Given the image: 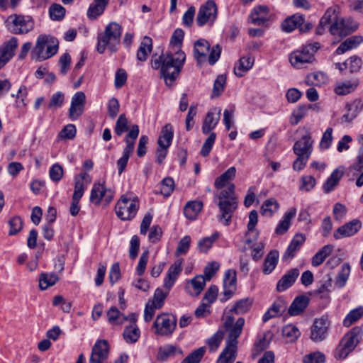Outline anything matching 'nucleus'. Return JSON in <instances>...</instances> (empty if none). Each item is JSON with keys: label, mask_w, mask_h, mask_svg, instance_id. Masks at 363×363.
Returning a JSON list of instances; mask_svg holds the SVG:
<instances>
[{"label": "nucleus", "mask_w": 363, "mask_h": 363, "mask_svg": "<svg viewBox=\"0 0 363 363\" xmlns=\"http://www.w3.org/2000/svg\"><path fill=\"white\" fill-rule=\"evenodd\" d=\"M186 60L182 50L168 51L160 56L153 55L151 66L154 69H160V76L167 86H172L179 77Z\"/></svg>", "instance_id": "1"}, {"label": "nucleus", "mask_w": 363, "mask_h": 363, "mask_svg": "<svg viewBox=\"0 0 363 363\" xmlns=\"http://www.w3.org/2000/svg\"><path fill=\"white\" fill-rule=\"evenodd\" d=\"M121 26L116 22H110L104 30L98 34L97 52L103 54L108 50L111 53L116 52L121 43Z\"/></svg>", "instance_id": "2"}, {"label": "nucleus", "mask_w": 363, "mask_h": 363, "mask_svg": "<svg viewBox=\"0 0 363 363\" xmlns=\"http://www.w3.org/2000/svg\"><path fill=\"white\" fill-rule=\"evenodd\" d=\"M139 209V201L137 197H128L122 195L116 203L115 211L117 216L122 220H130L137 214Z\"/></svg>", "instance_id": "3"}, {"label": "nucleus", "mask_w": 363, "mask_h": 363, "mask_svg": "<svg viewBox=\"0 0 363 363\" xmlns=\"http://www.w3.org/2000/svg\"><path fill=\"white\" fill-rule=\"evenodd\" d=\"M7 29L13 34H26L33 30L34 23L28 16L13 14L5 21Z\"/></svg>", "instance_id": "4"}, {"label": "nucleus", "mask_w": 363, "mask_h": 363, "mask_svg": "<svg viewBox=\"0 0 363 363\" xmlns=\"http://www.w3.org/2000/svg\"><path fill=\"white\" fill-rule=\"evenodd\" d=\"M320 48L318 43L308 44L302 48L301 50L294 51L289 57L292 66L296 68H301L305 64L311 63L314 60L315 52Z\"/></svg>", "instance_id": "5"}, {"label": "nucleus", "mask_w": 363, "mask_h": 363, "mask_svg": "<svg viewBox=\"0 0 363 363\" xmlns=\"http://www.w3.org/2000/svg\"><path fill=\"white\" fill-rule=\"evenodd\" d=\"M139 135V127L138 125H133L128 133L126 135L125 142L126 146L123 150V156L118 160L117 166L118 169V174L121 175L127 166L130 156L132 155L134 147L135 140Z\"/></svg>", "instance_id": "6"}, {"label": "nucleus", "mask_w": 363, "mask_h": 363, "mask_svg": "<svg viewBox=\"0 0 363 363\" xmlns=\"http://www.w3.org/2000/svg\"><path fill=\"white\" fill-rule=\"evenodd\" d=\"M217 15L218 8L216 3L208 0L200 6L196 18V24L199 27L205 25L212 26L217 18Z\"/></svg>", "instance_id": "7"}, {"label": "nucleus", "mask_w": 363, "mask_h": 363, "mask_svg": "<svg viewBox=\"0 0 363 363\" xmlns=\"http://www.w3.org/2000/svg\"><path fill=\"white\" fill-rule=\"evenodd\" d=\"M234 319L231 314L227 315L223 325L225 330L229 332L227 345L237 347V340L242 333L245 321L243 318H239L235 323H234Z\"/></svg>", "instance_id": "8"}, {"label": "nucleus", "mask_w": 363, "mask_h": 363, "mask_svg": "<svg viewBox=\"0 0 363 363\" xmlns=\"http://www.w3.org/2000/svg\"><path fill=\"white\" fill-rule=\"evenodd\" d=\"M330 322L327 316L315 318L311 328L310 339L315 342L325 340L328 336Z\"/></svg>", "instance_id": "9"}, {"label": "nucleus", "mask_w": 363, "mask_h": 363, "mask_svg": "<svg viewBox=\"0 0 363 363\" xmlns=\"http://www.w3.org/2000/svg\"><path fill=\"white\" fill-rule=\"evenodd\" d=\"M313 27L311 23H305L303 15L298 13L292 15L286 18L281 23V29L287 33H290L298 28L301 32H307Z\"/></svg>", "instance_id": "10"}, {"label": "nucleus", "mask_w": 363, "mask_h": 363, "mask_svg": "<svg viewBox=\"0 0 363 363\" xmlns=\"http://www.w3.org/2000/svg\"><path fill=\"white\" fill-rule=\"evenodd\" d=\"M330 32L333 35L346 36L356 30L357 24L351 18L340 17L337 21L329 26Z\"/></svg>", "instance_id": "11"}, {"label": "nucleus", "mask_w": 363, "mask_h": 363, "mask_svg": "<svg viewBox=\"0 0 363 363\" xmlns=\"http://www.w3.org/2000/svg\"><path fill=\"white\" fill-rule=\"evenodd\" d=\"M109 346L105 340H98L91 349L89 363H109Z\"/></svg>", "instance_id": "12"}, {"label": "nucleus", "mask_w": 363, "mask_h": 363, "mask_svg": "<svg viewBox=\"0 0 363 363\" xmlns=\"http://www.w3.org/2000/svg\"><path fill=\"white\" fill-rule=\"evenodd\" d=\"M237 274L236 271L232 269H228L223 277V292L220 301L223 303L230 299L236 291Z\"/></svg>", "instance_id": "13"}, {"label": "nucleus", "mask_w": 363, "mask_h": 363, "mask_svg": "<svg viewBox=\"0 0 363 363\" xmlns=\"http://www.w3.org/2000/svg\"><path fill=\"white\" fill-rule=\"evenodd\" d=\"M218 206L221 213L218 216L219 220L223 225H229L232 216L238 208L237 198H232L231 200L219 201Z\"/></svg>", "instance_id": "14"}, {"label": "nucleus", "mask_w": 363, "mask_h": 363, "mask_svg": "<svg viewBox=\"0 0 363 363\" xmlns=\"http://www.w3.org/2000/svg\"><path fill=\"white\" fill-rule=\"evenodd\" d=\"M153 326L157 334L162 336L169 335L176 328V320H171L167 315L162 314L157 317Z\"/></svg>", "instance_id": "15"}, {"label": "nucleus", "mask_w": 363, "mask_h": 363, "mask_svg": "<svg viewBox=\"0 0 363 363\" xmlns=\"http://www.w3.org/2000/svg\"><path fill=\"white\" fill-rule=\"evenodd\" d=\"M313 140L310 134L307 133L297 140L293 147V150L296 156H303L309 158L313 151Z\"/></svg>", "instance_id": "16"}, {"label": "nucleus", "mask_w": 363, "mask_h": 363, "mask_svg": "<svg viewBox=\"0 0 363 363\" xmlns=\"http://www.w3.org/2000/svg\"><path fill=\"white\" fill-rule=\"evenodd\" d=\"M85 102L86 96L82 91H78L72 96L69 109V116L72 120L77 119L83 113Z\"/></svg>", "instance_id": "17"}, {"label": "nucleus", "mask_w": 363, "mask_h": 363, "mask_svg": "<svg viewBox=\"0 0 363 363\" xmlns=\"http://www.w3.org/2000/svg\"><path fill=\"white\" fill-rule=\"evenodd\" d=\"M362 228V223L358 219H354L339 227L333 234L336 240L350 237L355 235Z\"/></svg>", "instance_id": "18"}, {"label": "nucleus", "mask_w": 363, "mask_h": 363, "mask_svg": "<svg viewBox=\"0 0 363 363\" xmlns=\"http://www.w3.org/2000/svg\"><path fill=\"white\" fill-rule=\"evenodd\" d=\"M221 114V108L218 107L212 108L206 115L203 124L202 133L205 135L211 133L218 123Z\"/></svg>", "instance_id": "19"}, {"label": "nucleus", "mask_w": 363, "mask_h": 363, "mask_svg": "<svg viewBox=\"0 0 363 363\" xmlns=\"http://www.w3.org/2000/svg\"><path fill=\"white\" fill-rule=\"evenodd\" d=\"M340 17V7L337 5L328 8L320 21L317 33L321 34L325 26L335 23Z\"/></svg>", "instance_id": "20"}, {"label": "nucleus", "mask_w": 363, "mask_h": 363, "mask_svg": "<svg viewBox=\"0 0 363 363\" xmlns=\"http://www.w3.org/2000/svg\"><path fill=\"white\" fill-rule=\"evenodd\" d=\"M306 241V236L301 233H297L294 235L289 245L286 250L283 259L288 260L294 258L296 252L300 250L301 246Z\"/></svg>", "instance_id": "21"}, {"label": "nucleus", "mask_w": 363, "mask_h": 363, "mask_svg": "<svg viewBox=\"0 0 363 363\" xmlns=\"http://www.w3.org/2000/svg\"><path fill=\"white\" fill-rule=\"evenodd\" d=\"M299 275V270L294 268L289 270L277 282V290L279 292L284 291L291 287Z\"/></svg>", "instance_id": "22"}, {"label": "nucleus", "mask_w": 363, "mask_h": 363, "mask_svg": "<svg viewBox=\"0 0 363 363\" xmlns=\"http://www.w3.org/2000/svg\"><path fill=\"white\" fill-rule=\"evenodd\" d=\"M269 21V10L265 6L255 7L249 16V21L255 25L262 26Z\"/></svg>", "instance_id": "23"}, {"label": "nucleus", "mask_w": 363, "mask_h": 363, "mask_svg": "<svg viewBox=\"0 0 363 363\" xmlns=\"http://www.w3.org/2000/svg\"><path fill=\"white\" fill-rule=\"evenodd\" d=\"M362 330L359 327L353 328L340 341L347 348L353 351L362 338Z\"/></svg>", "instance_id": "24"}, {"label": "nucleus", "mask_w": 363, "mask_h": 363, "mask_svg": "<svg viewBox=\"0 0 363 363\" xmlns=\"http://www.w3.org/2000/svg\"><path fill=\"white\" fill-rule=\"evenodd\" d=\"M182 272V261L178 260L170 266L167 271V277L164 279V287L169 291L176 281Z\"/></svg>", "instance_id": "25"}, {"label": "nucleus", "mask_w": 363, "mask_h": 363, "mask_svg": "<svg viewBox=\"0 0 363 363\" xmlns=\"http://www.w3.org/2000/svg\"><path fill=\"white\" fill-rule=\"evenodd\" d=\"M206 281V280L203 275L196 276L187 283L186 289L191 296H197L203 290Z\"/></svg>", "instance_id": "26"}, {"label": "nucleus", "mask_w": 363, "mask_h": 363, "mask_svg": "<svg viewBox=\"0 0 363 363\" xmlns=\"http://www.w3.org/2000/svg\"><path fill=\"white\" fill-rule=\"evenodd\" d=\"M309 298L305 295L298 296L294 298L289 308L288 313L291 315H298L303 313L309 303Z\"/></svg>", "instance_id": "27"}, {"label": "nucleus", "mask_w": 363, "mask_h": 363, "mask_svg": "<svg viewBox=\"0 0 363 363\" xmlns=\"http://www.w3.org/2000/svg\"><path fill=\"white\" fill-rule=\"evenodd\" d=\"M18 46V40L16 37H11L4 42L0 46V55L10 61L15 55V51Z\"/></svg>", "instance_id": "28"}, {"label": "nucleus", "mask_w": 363, "mask_h": 363, "mask_svg": "<svg viewBox=\"0 0 363 363\" xmlns=\"http://www.w3.org/2000/svg\"><path fill=\"white\" fill-rule=\"evenodd\" d=\"M255 59L250 55L243 56L240 58L234 67V73L236 76L241 77L253 66Z\"/></svg>", "instance_id": "29"}, {"label": "nucleus", "mask_w": 363, "mask_h": 363, "mask_svg": "<svg viewBox=\"0 0 363 363\" xmlns=\"http://www.w3.org/2000/svg\"><path fill=\"white\" fill-rule=\"evenodd\" d=\"M296 214V209L295 208H291L289 209L278 223L275 229V233L277 235H284L286 233L291 225V220L295 217Z\"/></svg>", "instance_id": "30"}, {"label": "nucleus", "mask_w": 363, "mask_h": 363, "mask_svg": "<svg viewBox=\"0 0 363 363\" xmlns=\"http://www.w3.org/2000/svg\"><path fill=\"white\" fill-rule=\"evenodd\" d=\"M362 65V61L359 57L352 56L343 63H336L335 67L341 72L349 69L350 73H353L358 72L360 69Z\"/></svg>", "instance_id": "31"}, {"label": "nucleus", "mask_w": 363, "mask_h": 363, "mask_svg": "<svg viewBox=\"0 0 363 363\" xmlns=\"http://www.w3.org/2000/svg\"><path fill=\"white\" fill-rule=\"evenodd\" d=\"M211 45L205 39H199L194 43V57L197 61H203L210 51Z\"/></svg>", "instance_id": "32"}, {"label": "nucleus", "mask_w": 363, "mask_h": 363, "mask_svg": "<svg viewBox=\"0 0 363 363\" xmlns=\"http://www.w3.org/2000/svg\"><path fill=\"white\" fill-rule=\"evenodd\" d=\"M363 42V37L361 35H354L347 38L343 41L336 50L337 55H342L347 50L357 48Z\"/></svg>", "instance_id": "33"}, {"label": "nucleus", "mask_w": 363, "mask_h": 363, "mask_svg": "<svg viewBox=\"0 0 363 363\" xmlns=\"http://www.w3.org/2000/svg\"><path fill=\"white\" fill-rule=\"evenodd\" d=\"M236 175V168L231 167L228 168L220 176L217 177L214 182V186L217 189H222L228 185V182L234 179Z\"/></svg>", "instance_id": "34"}, {"label": "nucleus", "mask_w": 363, "mask_h": 363, "mask_svg": "<svg viewBox=\"0 0 363 363\" xmlns=\"http://www.w3.org/2000/svg\"><path fill=\"white\" fill-rule=\"evenodd\" d=\"M174 130L170 123H167L162 129L160 135L157 140L158 146L169 147L172 142Z\"/></svg>", "instance_id": "35"}, {"label": "nucleus", "mask_w": 363, "mask_h": 363, "mask_svg": "<svg viewBox=\"0 0 363 363\" xmlns=\"http://www.w3.org/2000/svg\"><path fill=\"white\" fill-rule=\"evenodd\" d=\"M182 350L179 347L173 345H166L159 348L157 355L160 360L165 361L168 358L182 355Z\"/></svg>", "instance_id": "36"}, {"label": "nucleus", "mask_w": 363, "mask_h": 363, "mask_svg": "<svg viewBox=\"0 0 363 363\" xmlns=\"http://www.w3.org/2000/svg\"><path fill=\"white\" fill-rule=\"evenodd\" d=\"M203 208V203L199 201H191L184 207V213L186 218L194 220Z\"/></svg>", "instance_id": "37"}, {"label": "nucleus", "mask_w": 363, "mask_h": 363, "mask_svg": "<svg viewBox=\"0 0 363 363\" xmlns=\"http://www.w3.org/2000/svg\"><path fill=\"white\" fill-rule=\"evenodd\" d=\"M49 43V36L40 35L36 41L32 54L39 61L45 60L44 55L46 50L47 44Z\"/></svg>", "instance_id": "38"}, {"label": "nucleus", "mask_w": 363, "mask_h": 363, "mask_svg": "<svg viewBox=\"0 0 363 363\" xmlns=\"http://www.w3.org/2000/svg\"><path fill=\"white\" fill-rule=\"evenodd\" d=\"M344 174L343 170L339 168L335 169L329 178L324 183L323 188L325 193H329L337 185L339 181Z\"/></svg>", "instance_id": "39"}, {"label": "nucleus", "mask_w": 363, "mask_h": 363, "mask_svg": "<svg viewBox=\"0 0 363 363\" xmlns=\"http://www.w3.org/2000/svg\"><path fill=\"white\" fill-rule=\"evenodd\" d=\"M279 259V252L277 250L270 251L267 255L262 269L264 274H269L275 269Z\"/></svg>", "instance_id": "40"}, {"label": "nucleus", "mask_w": 363, "mask_h": 363, "mask_svg": "<svg viewBox=\"0 0 363 363\" xmlns=\"http://www.w3.org/2000/svg\"><path fill=\"white\" fill-rule=\"evenodd\" d=\"M152 48V39L147 36L144 37L137 52V59L141 62L145 61L151 52Z\"/></svg>", "instance_id": "41"}, {"label": "nucleus", "mask_w": 363, "mask_h": 363, "mask_svg": "<svg viewBox=\"0 0 363 363\" xmlns=\"http://www.w3.org/2000/svg\"><path fill=\"white\" fill-rule=\"evenodd\" d=\"M123 335L127 343H135L140 336V330L136 324H130L125 328Z\"/></svg>", "instance_id": "42"}, {"label": "nucleus", "mask_w": 363, "mask_h": 363, "mask_svg": "<svg viewBox=\"0 0 363 363\" xmlns=\"http://www.w3.org/2000/svg\"><path fill=\"white\" fill-rule=\"evenodd\" d=\"M357 79L338 82L335 88V92L340 96H344L352 92L357 86Z\"/></svg>", "instance_id": "43"}, {"label": "nucleus", "mask_w": 363, "mask_h": 363, "mask_svg": "<svg viewBox=\"0 0 363 363\" xmlns=\"http://www.w3.org/2000/svg\"><path fill=\"white\" fill-rule=\"evenodd\" d=\"M108 322L112 325H122L128 320L124 314L121 313L119 310L115 307H111L106 313Z\"/></svg>", "instance_id": "44"}, {"label": "nucleus", "mask_w": 363, "mask_h": 363, "mask_svg": "<svg viewBox=\"0 0 363 363\" xmlns=\"http://www.w3.org/2000/svg\"><path fill=\"white\" fill-rule=\"evenodd\" d=\"M333 252V246L330 245L323 247L312 258V265L318 267Z\"/></svg>", "instance_id": "45"}, {"label": "nucleus", "mask_w": 363, "mask_h": 363, "mask_svg": "<svg viewBox=\"0 0 363 363\" xmlns=\"http://www.w3.org/2000/svg\"><path fill=\"white\" fill-rule=\"evenodd\" d=\"M282 335L289 342L293 343L301 336V332L296 325L289 324L282 328Z\"/></svg>", "instance_id": "46"}, {"label": "nucleus", "mask_w": 363, "mask_h": 363, "mask_svg": "<svg viewBox=\"0 0 363 363\" xmlns=\"http://www.w3.org/2000/svg\"><path fill=\"white\" fill-rule=\"evenodd\" d=\"M59 280V277L54 273H42L39 277V286L45 290L55 285Z\"/></svg>", "instance_id": "47"}, {"label": "nucleus", "mask_w": 363, "mask_h": 363, "mask_svg": "<svg viewBox=\"0 0 363 363\" xmlns=\"http://www.w3.org/2000/svg\"><path fill=\"white\" fill-rule=\"evenodd\" d=\"M168 293V290L164 292L162 289L157 288L155 291L152 298L150 299L147 303L151 304L155 308L160 309L164 303Z\"/></svg>", "instance_id": "48"}, {"label": "nucleus", "mask_w": 363, "mask_h": 363, "mask_svg": "<svg viewBox=\"0 0 363 363\" xmlns=\"http://www.w3.org/2000/svg\"><path fill=\"white\" fill-rule=\"evenodd\" d=\"M237 347L226 345L220 354L217 363H233L236 359Z\"/></svg>", "instance_id": "49"}, {"label": "nucleus", "mask_w": 363, "mask_h": 363, "mask_svg": "<svg viewBox=\"0 0 363 363\" xmlns=\"http://www.w3.org/2000/svg\"><path fill=\"white\" fill-rule=\"evenodd\" d=\"M252 301L250 298H243L237 301L233 307L230 310L229 313H235L236 314L245 313L251 308Z\"/></svg>", "instance_id": "50"}, {"label": "nucleus", "mask_w": 363, "mask_h": 363, "mask_svg": "<svg viewBox=\"0 0 363 363\" xmlns=\"http://www.w3.org/2000/svg\"><path fill=\"white\" fill-rule=\"evenodd\" d=\"M279 205L277 201L271 198L264 202L261 207V213L263 216H272L279 209Z\"/></svg>", "instance_id": "51"}, {"label": "nucleus", "mask_w": 363, "mask_h": 363, "mask_svg": "<svg viewBox=\"0 0 363 363\" xmlns=\"http://www.w3.org/2000/svg\"><path fill=\"white\" fill-rule=\"evenodd\" d=\"M218 232L213 233L211 236L203 238L198 242V248L201 252H206L212 246L213 243L219 238Z\"/></svg>", "instance_id": "52"}, {"label": "nucleus", "mask_w": 363, "mask_h": 363, "mask_svg": "<svg viewBox=\"0 0 363 363\" xmlns=\"http://www.w3.org/2000/svg\"><path fill=\"white\" fill-rule=\"evenodd\" d=\"M175 184L172 177H165L160 182V194L169 197L174 189Z\"/></svg>", "instance_id": "53"}, {"label": "nucleus", "mask_w": 363, "mask_h": 363, "mask_svg": "<svg viewBox=\"0 0 363 363\" xmlns=\"http://www.w3.org/2000/svg\"><path fill=\"white\" fill-rule=\"evenodd\" d=\"M363 315V307L360 306L352 310L345 317L343 324L346 327H350L352 324L357 321Z\"/></svg>", "instance_id": "54"}, {"label": "nucleus", "mask_w": 363, "mask_h": 363, "mask_svg": "<svg viewBox=\"0 0 363 363\" xmlns=\"http://www.w3.org/2000/svg\"><path fill=\"white\" fill-rule=\"evenodd\" d=\"M66 10L60 4H53L49 9V14L51 19L54 21H60L64 18Z\"/></svg>", "instance_id": "55"}, {"label": "nucleus", "mask_w": 363, "mask_h": 363, "mask_svg": "<svg viewBox=\"0 0 363 363\" xmlns=\"http://www.w3.org/2000/svg\"><path fill=\"white\" fill-rule=\"evenodd\" d=\"M358 143L360 147L357 157L356 162L351 166V169L357 172H360L363 169V134H360L357 137Z\"/></svg>", "instance_id": "56"}, {"label": "nucleus", "mask_w": 363, "mask_h": 363, "mask_svg": "<svg viewBox=\"0 0 363 363\" xmlns=\"http://www.w3.org/2000/svg\"><path fill=\"white\" fill-rule=\"evenodd\" d=\"M184 33L182 29L177 28L174 30L171 38V51L175 52V50H181L180 48L184 39Z\"/></svg>", "instance_id": "57"}, {"label": "nucleus", "mask_w": 363, "mask_h": 363, "mask_svg": "<svg viewBox=\"0 0 363 363\" xmlns=\"http://www.w3.org/2000/svg\"><path fill=\"white\" fill-rule=\"evenodd\" d=\"M205 352L206 348L204 347H199L184 358L181 363H199Z\"/></svg>", "instance_id": "58"}, {"label": "nucleus", "mask_w": 363, "mask_h": 363, "mask_svg": "<svg viewBox=\"0 0 363 363\" xmlns=\"http://www.w3.org/2000/svg\"><path fill=\"white\" fill-rule=\"evenodd\" d=\"M350 273V266L348 264H344L342 266L341 271L339 272L335 281V284L340 287H343L349 277Z\"/></svg>", "instance_id": "59"}, {"label": "nucleus", "mask_w": 363, "mask_h": 363, "mask_svg": "<svg viewBox=\"0 0 363 363\" xmlns=\"http://www.w3.org/2000/svg\"><path fill=\"white\" fill-rule=\"evenodd\" d=\"M128 130V121L124 113L121 114L116 123L114 131L116 135L121 136Z\"/></svg>", "instance_id": "60"}, {"label": "nucleus", "mask_w": 363, "mask_h": 363, "mask_svg": "<svg viewBox=\"0 0 363 363\" xmlns=\"http://www.w3.org/2000/svg\"><path fill=\"white\" fill-rule=\"evenodd\" d=\"M224 336V333L222 330H218L211 337H210L207 344L209 350L211 352H215L219 347Z\"/></svg>", "instance_id": "61"}, {"label": "nucleus", "mask_w": 363, "mask_h": 363, "mask_svg": "<svg viewBox=\"0 0 363 363\" xmlns=\"http://www.w3.org/2000/svg\"><path fill=\"white\" fill-rule=\"evenodd\" d=\"M325 356L323 353L317 351L305 355L303 357V363H325Z\"/></svg>", "instance_id": "62"}, {"label": "nucleus", "mask_w": 363, "mask_h": 363, "mask_svg": "<svg viewBox=\"0 0 363 363\" xmlns=\"http://www.w3.org/2000/svg\"><path fill=\"white\" fill-rule=\"evenodd\" d=\"M226 83V77L224 74L219 75L214 82L213 88V96H218L223 91Z\"/></svg>", "instance_id": "63"}, {"label": "nucleus", "mask_w": 363, "mask_h": 363, "mask_svg": "<svg viewBox=\"0 0 363 363\" xmlns=\"http://www.w3.org/2000/svg\"><path fill=\"white\" fill-rule=\"evenodd\" d=\"M76 127L73 124L65 125L59 133L58 138L60 139L72 140L76 135Z\"/></svg>", "instance_id": "64"}]
</instances>
